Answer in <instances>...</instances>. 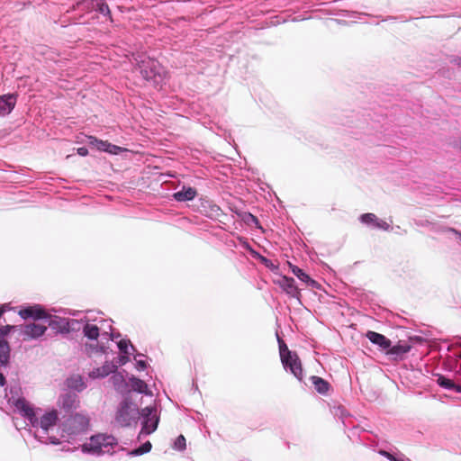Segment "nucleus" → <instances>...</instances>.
I'll return each mask as SVG.
<instances>
[{"instance_id":"1","label":"nucleus","mask_w":461,"mask_h":461,"mask_svg":"<svg viewBox=\"0 0 461 461\" xmlns=\"http://www.w3.org/2000/svg\"><path fill=\"white\" fill-rule=\"evenodd\" d=\"M117 445V439L113 436L97 434L92 436L89 442L82 445V451L85 453L101 455L110 453L113 447Z\"/></svg>"},{"instance_id":"2","label":"nucleus","mask_w":461,"mask_h":461,"mask_svg":"<svg viewBox=\"0 0 461 461\" xmlns=\"http://www.w3.org/2000/svg\"><path fill=\"white\" fill-rule=\"evenodd\" d=\"M279 353L285 368L289 369L290 372L301 381L303 379V367L298 355L295 352L289 350L287 345L280 339Z\"/></svg>"},{"instance_id":"3","label":"nucleus","mask_w":461,"mask_h":461,"mask_svg":"<svg viewBox=\"0 0 461 461\" xmlns=\"http://www.w3.org/2000/svg\"><path fill=\"white\" fill-rule=\"evenodd\" d=\"M89 421V418L86 415L75 413L63 422L62 430L68 436H76L88 429Z\"/></svg>"},{"instance_id":"4","label":"nucleus","mask_w":461,"mask_h":461,"mask_svg":"<svg viewBox=\"0 0 461 461\" xmlns=\"http://www.w3.org/2000/svg\"><path fill=\"white\" fill-rule=\"evenodd\" d=\"M139 70L145 80L152 81L155 85L163 80L158 63L154 59L142 60L139 65Z\"/></svg>"},{"instance_id":"5","label":"nucleus","mask_w":461,"mask_h":461,"mask_svg":"<svg viewBox=\"0 0 461 461\" xmlns=\"http://www.w3.org/2000/svg\"><path fill=\"white\" fill-rule=\"evenodd\" d=\"M138 415V408L128 402L127 400L121 402L120 407L116 412L115 420L122 426H130Z\"/></svg>"},{"instance_id":"6","label":"nucleus","mask_w":461,"mask_h":461,"mask_svg":"<svg viewBox=\"0 0 461 461\" xmlns=\"http://www.w3.org/2000/svg\"><path fill=\"white\" fill-rule=\"evenodd\" d=\"M18 313L24 320L29 318H32L34 320H48L49 326L53 328L57 322L56 321L52 320L51 315H50L45 311V309L39 304L21 309Z\"/></svg>"},{"instance_id":"7","label":"nucleus","mask_w":461,"mask_h":461,"mask_svg":"<svg viewBox=\"0 0 461 461\" xmlns=\"http://www.w3.org/2000/svg\"><path fill=\"white\" fill-rule=\"evenodd\" d=\"M15 328L13 325L0 327V365L2 366H5L8 363L10 357V347L5 337Z\"/></svg>"},{"instance_id":"8","label":"nucleus","mask_w":461,"mask_h":461,"mask_svg":"<svg viewBox=\"0 0 461 461\" xmlns=\"http://www.w3.org/2000/svg\"><path fill=\"white\" fill-rule=\"evenodd\" d=\"M144 416L141 433L149 435L156 430L158 423V418L156 414V410L151 407H146L142 410Z\"/></svg>"},{"instance_id":"9","label":"nucleus","mask_w":461,"mask_h":461,"mask_svg":"<svg viewBox=\"0 0 461 461\" xmlns=\"http://www.w3.org/2000/svg\"><path fill=\"white\" fill-rule=\"evenodd\" d=\"M87 139L88 144L91 147L95 148L96 149L101 151H105L110 154L117 155L123 150V149L119 146L113 145L108 142L107 140H98L96 137L94 136H88Z\"/></svg>"},{"instance_id":"10","label":"nucleus","mask_w":461,"mask_h":461,"mask_svg":"<svg viewBox=\"0 0 461 461\" xmlns=\"http://www.w3.org/2000/svg\"><path fill=\"white\" fill-rule=\"evenodd\" d=\"M14 406L30 420L31 424L35 427V422H38V418L29 402L24 398H18L14 402Z\"/></svg>"},{"instance_id":"11","label":"nucleus","mask_w":461,"mask_h":461,"mask_svg":"<svg viewBox=\"0 0 461 461\" xmlns=\"http://www.w3.org/2000/svg\"><path fill=\"white\" fill-rule=\"evenodd\" d=\"M59 420L58 411L56 410H51L45 414H43L38 422H35V427L41 428L45 432L49 430L50 428L56 425Z\"/></svg>"},{"instance_id":"12","label":"nucleus","mask_w":461,"mask_h":461,"mask_svg":"<svg viewBox=\"0 0 461 461\" xmlns=\"http://www.w3.org/2000/svg\"><path fill=\"white\" fill-rule=\"evenodd\" d=\"M47 330V326L41 323H30L24 326L23 333L26 339H37Z\"/></svg>"},{"instance_id":"13","label":"nucleus","mask_w":461,"mask_h":461,"mask_svg":"<svg viewBox=\"0 0 461 461\" xmlns=\"http://www.w3.org/2000/svg\"><path fill=\"white\" fill-rule=\"evenodd\" d=\"M366 336L373 344L379 346L382 349H388L391 347V340L383 334L368 330Z\"/></svg>"},{"instance_id":"14","label":"nucleus","mask_w":461,"mask_h":461,"mask_svg":"<svg viewBox=\"0 0 461 461\" xmlns=\"http://www.w3.org/2000/svg\"><path fill=\"white\" fill-rule=\"evenodd\" d=\"M59 404L66 411H69L78 407L79 401L76 393H68L61 396Z\"/></svg>"},{"instance_id":"15","label":"nucleus","mask_w":461,"mask_h":461,"mask_svg":"<svg viewBox=\"0 0 461 461\" xmlns=\"http://www.w3.org/2000/svg\"><path fill=\"white\" fill-rule=\"evenodd\" d=\"M16 104V99L13 95L0 96V115H5L12 112Z\"/></svg>"},{"instance_id":"16","label":"nucleus","mask_w":461,"mask_h":461,"mask_svg":"<svg viewBox=\"0 0 461 461\" xmlns=\"http://www.w3.org/2000/svg\"><path fill=\"white\" fill-rule=\"evenodd\" d=\"M280 285L288 294H290L292 297L299 299L301 294L295 285V281L294 278L284 276L280 282Z\"/></svg>"},{"instance_id":"17","label":"nucleus","mask_w":461,"mask_h":461,"mask_svg":"<svg viewBox=\"0 0 461 461\" xmlns=\"http://www.w3.org/2000/svg\"><path fill=\"white\" fill-rule=\"evenodd\" d=\"M117 366L113 363L106 362L102 367L93 370L90 375L94 378L104 377L115 372Z\"/></svg>"},{"instance_id":"18","label":"nucleus","mask_w":461,"mask_h":461,"mask_svg":"<svg viewBox=\"0 0 461 461\" xmlns=\"http://www.w3.org/2000/svg\"><path fill=\"white\" fill-rule=\"evenodd\" d=\"M290 267L294 276H296L302 282L305 283L308 286L316 287L317 282L312 279L303 269L296 266L290 264Z\"/></svg>"},{"instance_id":"19","label":"nucleus","mask_w":461,"mask_h":461,"mask_svg":"<svg viewBox=\"0 0 461 461\" xmlns=\"http://www.w3.org/2000/svg\"><path fill=\"white\" fill-rule=\"evenodd\" d=\"M197 194V192L193 187H184L181 191L174 194V198L178 202H185L193 200Z\"/></svg>"},{"instance_id":"20","label":"nucleus","mask_w":461,"mask_h":461,"mask_svg":"<svg viewBox=\"0 0 461 461\" xmlns=\"http://www.w3.org/2000/svg\"><path fill=\"white\" fill-rule=\"evenodd\" d=\"M312 383L314 385L315 390L321 394H325L330 388V384L321 377L312 375L311 377Z\"/></svg>"},{"instance_id":"21","label":"nucleus","mask_w":461,"mask_h":461,"mask_svg":"<svg viewBox=\"0 0 461 461\" xmlns=\"http://www.w3.org/2000/svg\"><path fill=\"white\" fill-rule=\"evenodd\" d=\"M437 383L438 385L445 389L453 390L456 393H461V384H455L451 379H448L444 375H438Z\"/></svg>"},{"instance_id":"22","label":"nucleus","mask_w":461,"mask_h":461,"mask_svg":"<svg viewBox=\"0 0 461 461\" xmlns=\"http://www.w3.org/2000/svg\"><path fill=\"white\" fill-rule=\"evenodd\" d=\"M411 349V346L407 343H404V344H397L395 346H391L388 349H387V354L388 355H395V356H402L403 354H406L407 352H409Z\"/></svg>"},{"instance_id":"23","label":"nucleus","mask_w":461,"mask_h":461,"mask_svg":"<svg viewBox=\"0 0 461 461\" xmlns=\"http://www.w3.org/2000/svg\"><path fill=\"white\" fill-rule=\"evenodd\" d=\"M130 382L132 390L140 393H148V385L143 380L137 377H131Z\"/></svg>"},{"instance_id":"24","label":"nucleus","mask_w":461,"mask_h":461,"mask_svg":"<svg viewBox=\"0 0 461 461\" xmlns=\"http://www.w3.org/2000/svg\"><path fill=\"white\" fill-rule=\"evenodd\" d=\"M86 337L96 340L99 336V328L95 324H86L83 329Z\"/></svg>"},{"instance_id":"25","label":"nucleus","mask_w":461,"mask_h":461,"mask_svg":"<svg viewBox=\"0 0 461 461\" xmlns=\"http://www.w3.org/2000/svg\"><path fill=\"white\" fill-rule=\"evenodd\" d=\"M94 3H95V0H79L74 8L86 12H91L95 9V5Z\"/></svg>"},{"instance_id":"26","label":"nucleus","mask_w":461,"mask_h":461,"mask_svg":"<svg viewBox=\"0 0 461 461\" xmlns=\"http://www.w3.org/2000/svg\"><path fill=\"white\" fill-rule=\"evenodd\" d=\"M95 11L99 12L100 14L104 15H109L111 14L110 9L108 5L105 3L104 0H95Z\"/></svg>"},{"instance_id":"27","label":"nucleus","mask_w":461,"mask_h":461,"mask_svg":"<svg viewBox=\"0 0 461 461\" xmlns=\"http://www.w3.org/2000/svg\"><path fill=\"white\" fill-rule=\"evenodd\" d=\"M151 449V443L149 441L145 442L138 448L131 451V455L140 456L149 452Z\"/></svg>"},{"instance_id":"28","label":"nucleus","mask_w":461,"mask_h":461,"mask_svg":"<svg viewBox=\"0 0 461 461\" xmlns=\"http://www.w3.org/2000/svg\"><path fill=\"white\" fill-rule=\"evenodd\" d=\"M376 220H377V216L371 212L364 213L360 216L361 222L365 223V224L372 223L375 225Z\"/></svg>"},{"instance_id":"29","label":"nucleus","mask_w":461,"mask_h":461,"mask_svg":"<svg viewBox=\"0 0 461 461\" xmlns=\"http://www.w3.org/2000/svg\"><path fill=\"white\" fill-rule=\"evenodd\" d=\"M185 447V438L183 435L178 436L175 441V447L178 450H183Z\"/></svg>"},{"instance_id":"30","label":"nucleus","mask_w":461,"mask_h":461,"mask_svg":"<svg viewBox=\"0 0 461 461\" xmlns=\"http://www.w3.org/2000/svg\"><path fill=\"white\" fill-rule=\"evenodd\" d=\"M375 226L378 229L384 230H389L391 226L388 222H386L384 220L378 219L376 220Z\"/></svg>"},{"instance_id":"31","label":"nucleus","mask_w":461,"mask_h":461,"mask_svg":"<svg viewBox=\"0 0 461 461\" xmlns=\"http://www.w3.org/2000/svg\"><path fill=\"white\" fill-rule=\"evenodd\" d=\"M244 221L248 223H258V220L256 216L252 215L251 213H246L244 216Z\"/></svg>"},{"instance_id":"32","label":"nucleus","mask_w":461,"mask_h":461,"mask_svg":"<svg viewBox=\"0 0 461 461\" xmlns=\"http://www.w3.org/2000/svg\"><path fill=\"white\" fill-rule=\"evenodd\" d=\"M86 351L87 354L91 355L93 352L97 351V345L94 344H86Z\"/></svg>"},{"instance_id":"33","label":"nucleus","mask_w":461,"mask_h":461,"mask_svg":"<svg viewBox=\"0 0 461 461\" xmlns=\"http://www.w3.org/2000/svg\"><path fill=\"white\" fill-rule=\"evenodd\" d=\"M378 453L386 457L387 459H389L390 461H393L395 456L393 455H392L391 453L385 451V450H379Z\"/></svg>"},{"instance_id":"34","label":"nucleus","mask_w":461,"mask_h":461,"mask_svg":"<svg viewBox=\"0 0 461 461\" xmlns=\"http://www.w3.org/2000/svg\"><path fill=\"white\" fill-rule=\"evenodd\" d=\"M118 347L121 351L127 353L128 343L126 340L122 339L121 341H119Z\"/></svg>"},{"instance_id":"35","label":"nucleus","mask_w":461,"mask_h":461,"mask_svg":"<svg viewBox=\"0 0 461 461\" xmlns=\"http://www.w3.org/2000/svg\"><path fill=\"white\" fill-rule=\"evenodd\" d=\"M77 154L85 157L88 155V149L86 147H80L77 149Z\"/></svg>"},{"instance_id":"36","label":"nucleus","mask_w":461,"mask_h":461,"mask_svg":"<svg viewBox=\"0 0 461 461\" xmlns=\"http://www.w3.org/2000/svg\"><path fill=\"white\" fill-rule=\"evenodd\" d=\"M451 63H453L454 65H456L458 67H461V57H456V58L452 59Z\"/></svg>"},{"instance_id":"37","label":"nucleus","mask_w":461,"mask_h":461,"mask_svg":"<svg viewBox=\"0 0 461 461\" xmlns=\"http://www.w3.org/2000/svg\"><path fill=\"white\" fill-rule=\"evenodd\" d=\"M10 307L8 304H3L1 307H0V317L4 314V312L7 310H9Z\"/></svg>"},{"instance_id":"38","label":"nucleus","mask_w":461,"mask_h":461,"mask_svg":"<svg viewBox=\"0 0 461 461\" xmlns=\"http://www.w3.org/2000/svg\"><path fill=\"white\" fill-rule=\"evenodd\" d=\"M137 365L139 366L140 369H141V370L146 368V362L143 360L138 361Z\"/></svg>"},{"instance_id":"39","label":"nucleus","mask_w":461,"mask_h":461,"mask_svg":"<svg viewBox=\"0 0 461 461\" xmlns=\"http://www.w3.org/2000/svg\"><path fill=\"white\" fill-rule=\"evenodd\" d=\"M5 377L4 375L0 372V386H4L5 384Z\"/></svg>"},{"instance_id":"40","label":"nucleus","mask_w":461,"mask_h":461,"mask_svg":"<svg viewBox=\"0 0 461 461\" xmlns=\"http://www.w3.org/2000/svg\"><path fill=\"white\" fill-rule=\"evenodd\" d=\"M51 442H52L53 444H58V443H59V441H58V440H52Z\"/></svg>"},{"instance_id":"41","label":"nucleus","mask_w":461,"mask_h":461,"mask_svg":"<svg viewBox=\"0 0 461 461\" xmlns=\"http://www.w3.org/2000/svg\"><path fill=\"white\" fill-rule=\"evenodd\" d=\"M400 460H401V459H398V458H396V457H395L393 461H400Z\"/></svg>"},{"instance_id":"42","label":"nucleus","mask_w":461,"mask_h":461,"mask_svg":"<svg viewBox=\"0 0 461 461\" xmlns=\"http://www.w3.org/2000/svg\"><path fill=\"white\" fill-rule=\"evenodd\" d=\"M459 235H460V237H461V233H460Z\"/></svg>"},{"instance_id":"43","label":"nucleus","mask_w":461,"mask_h":461,"mask_svg":"<svg viewBox=\"0 0 461 461\" xmlns=\"http://www.w3.org/2000/svg\"><path fill=\"white\" fill-rule=\"evenodd\" d=\"M459 235H460V237H461V233H460Z\"/></svg>"},{"instance_id":"44","label":"nucleus","mask_w":461,"mask_h":461,"mask_svg":"<svg viewBox=\"0 0 461 461\" xmlns=\"http://www.w3.org/2000/svg\"><path fill=\"white\" fill-rule=\"evenodd\" d=\"M459 235H460V237H461V233H460Z\"/></svg>"},{"instance_id":"45","label":"nucleus","mask_w":461,"mask_h":461,"mask_svg":"<svg viewBox=\"0 0 461 461\" xmlns=\"http://www.w3.org/2000/svg\"><path fill=\"white\" fill-rule=\"evenodd\" d=\"M400 461H403V460H400Z\"/></svg>"}]
</instances>
